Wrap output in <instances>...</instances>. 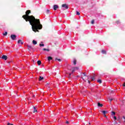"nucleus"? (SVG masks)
Returning a JSON list of instances; mask_svg holds the SVG:
<instances>
[{"mask_svg":"<svg viewBox=\"0 0 125 125\" xmlns=\"http://www.w3.org/2000/svg\"><path fill=\"white\" fill-rule=\"evenodd\" d=\"M48 61H50V60H52V57L49 56V57H48Z\"/></svg>","mask_w":125,"mask_h":125,"instance_id":"15","label":"nucleus"},{"mask_svg":"<svg viewBox=\"0 0 125 125\" xmlns=\"http://www.w3.org/2000/svg\"><path fill=\"white\" fill-rule=\"evenodd\" d=\"M104 117H105V118H107V116H106V115L105 114H104Z\"/></svg>","mask_w":125,"mask_h":125,"instance_id":"40","label":"nucleus"},{"mask_svg":"<svg viewBox=\"0 0 125 125\" xmlns=\"http://www.w3.org/2000/svg\"><path fill=\"white\" fill-rule=\"evenodd\" d=\"M1 53H2V52L0 51V54H1Z\"/></svg>","mask_w":125,"mask_h":125,"instance_id":"42","label":"nucleus"},{"mask_svg":"<svg viewBox=\"0 0 125 125\" xmlns=\"http://www.w3.org/2000/svg\"><path fill=\"white\" fill-rule=\"evenodd\" d=\"M28 100H31V98H29L28 99Z\"/></svg>","mask_w":125,"mask_h":125,"instance_id":"41","label":"nucleus"},{"mask_svg":"<svg viewBox=\"0 0 125 125\" xmlns=\"http://www.w3.org/2000/svg\"><path fill=\"white\" fill-rule=\"evenodd\" d=\"M111 115L112 116H114V115H116V113L115 112H114V111H112L111 112Z\"/></svg>","mask_w":125,"mask_h":125,"instance_id":"22","label":"nucleus"},{"mask_svg":"<svg viewBox=\"0 0 125 125\" xmlns=\"http://www.w3.org/2000/svg\"><path fill=\"white\" fill-rule=\"evenodd\" d=\"M117 121H119V119H117Z\"/></svg>","mask_w":125,"mask_h":125,"instance_id":"52","label":"nucleus"},{"mask_svg":"<svg viewBox=\"0 0 125 125\" xmlns=\"http://www.w3.org/2000/svg\"><path fill=\"white\" fill-rule=\"evenodd\" d=\"M123 85L124 86H125V83H124V84H123Z\"/></svg>","mask_w":125,"mask_h":125,"instance_id":"39","label":"nucleus"},{"mask_svg":"<svg viewBox=\"0 0 125 125\" xmlns=\"http://www.w3.org/2000/svg\"><path fill=\"white\" fill-rule=\"evenodd\" d=\"M32 42L33 43V44H37V43H38V42H37V41H35V40H33L32 41Z\"/></svg>","mask_w":125,"mask_h":125,"instance_id":"16","label":"nucleus"},{"mask_svg":"<svg viewBox=\"0 0 125 125\" xmlns=\"http://www.w3.org/2000/svg\"><path fill=\"white\" fill-rule=\"evenodd\" d=\"M88 83H90V81H89V80H88Z\"/></svg>","mask_w":125,"mask_h":125,"instance_id":"38","label":"nucleus"},{"mask_svg":"<svg viewBox=\"0 0 125 125\" xmlns=\"http://www.w3.org/2000/svg\"><path fill=\"white\" fill-rule=\"evenodd\" d=\"M73 64H74V65H76L77 64V60H74Z\"/></svg>","mask_w":125,"mask_h":125,"instance_id":"19","label":"nucleus"},{"mask_svg":"<svg viewBox=\"0 0 125 125\" xmlns=\"http://www.w3.org/2000/svg\"><path fill=\"white\" fill-rule=\"evenodd\" d=\"M83 75L84 77H86V74H85V73H83Z\"/></svg>","mask_w":125,"mask_h":125,"instance_id":"29","label":"nucleus"},{"mask_svg":"<svg viewBox=\"0 0 125 125\" xmlns=\"http://www.w3.org/2000/svg\"><path fill=\"white\" fill-rule=\"evenodd\" d=\"M65 123H66V124H69V121H66Z\"/></svg>","mask_w":125,"mask_h":125,"instance_id":"34","label":"nucleus"},{"mask_svg":"<svg viewBox=\"0 0 125 125\" xmlns=\"http://www.w3.org/2000/svg\"><path fill=\"white\" fill-rule=\"evenodd\" d=\"M42 50H43V51H50V50H49V49L43 48Z\"/></svg>","mask_w":125,"mask_h":125,"instance_id":"9","label":"nucleus"},{"mask_svg":"<svg viewBox=\"0 0 125 125\" xmlns=\"http://www.w3.org/2000/svg\"><path fill=\"white\" fill-rule=\"evenodd\" d=\"M62 7L63 8L64 10L66 9H68L69 8V6L67 4H63L62 5Z\"/></svg>","mask_w":125,"mask_h":125,"instance_id":"2","label":"nucleus"},{"mask_svg":"<svg viewBox=\"0 0 125 125\" xmlns=\"http://www.w3.org/2000/svg\"><path fill=\"white\" fill-rule=\"evenodd\" d=\"M115 124H118V123H115Z\"/></svg>","mask_w":125,"mask_h":125,"instance_id":"54","label":"nucleus"},{"mask_svg":"<svg viewBox=\"0 0 125 125\" xmlns=\"http://www.w3.org/2000/svg\"><path fill=\"white\" fill-rule=\"evenodd\" d=\"M1 59H3L4 60H7V56L4 55H3L2 57H1Z\"/></svg>","mask_w":125,"mask_h":125,"instance_id":"4","label":"nucleus"},{"mask_svg":"<svg viewBox=\"0 0 125 125\" xmlns=\"http://www.w3.org/2000/svg\"><path fill=\"white\" fill-rule=\"evenodd\" d=\"M91 81H94V80H95V79H94V77H93L91 78Z\"/></svg>","mask_w":125,"mask_h":125,"instance_id":"26","label":"nucleus"},{"mask_svg":"<svg viewBox=\"0 0 125 125\" xmlns=\"http://www.w3.org/2000/svg\"><path fill=\"white\" fill-rule=\"evenodd\" d=\"M33 62H35V61L33 60Z\"/></svg>","mask_w":125,"mask_h":125,"instance_id":"51","label":"nucleus"},{"mask_svg":"<svg viewBox=\"0 0 125 125\" xmlns=\"http://www.w3.org/2000/svg\"><path fill=\"white\" fill-rule=\"evenodd\" d=\"M0 58H1V57H0Z\"/></svg>","mask_w":125,"mask_h":125,"instance_id":"50","label":"nucleus"},{"mask_svg":"<svg viewBox=\"0 0 125 125\" xmlns=\"http://www.w3.org/2000/svg\"><path fill=\"white\" fill-rule=\"evenodd\" d=\"M102 113H103L104 114V115H106V114H107V112L106 111L103 110L102 111Z\"/></svg>","mask_w":125,"mask_h":125,"instance_id":"11","label":"nucleus"},{"mask_svg":"<svg viewBox=\"0 0 125 125\" xmlns=\"http://www.w3.org/2000/svg\"><path fill=\"white\" fill-rule=\"evenodd\" d=\"M97 82L99 83H102V81L101 79H99L97 80Z\"/></svg>","mask_w":125,"mask_h":125,"instance_id":"18","label":"nucleus"},{"mask_svg":"<svg viewBox=\"0 0 125 125\" xmlns=\"http://www.w3.org/2000/svg\"><path fill=\"white\" fill-rule=\"evenodd\" d=\"M102 53H103V54H106V51H105L104 50H102Z\"/></svg>","mask_w":125,"mask_h":125,"instance_id":"17","label":"nucleus"},{"mask_svg":"<svg viewBox=\"0 0 125 125\" xmlns=\"http://www.w3.org/2000/svg\"><path fill=\"white\" fill-rule=\"evenodd\" d=\"M96 76V75L94 74V76H93L94 78H95Z\"/></svg>","mask_w":125,"mask_h":125,"instance_id":"37","label":"nucleus"},{"mask_svg":"<svg viewBox=\"0 0 125 125\" xmlns=\"http://www.w3.org/2000/svg\"><path fill=\"white\" fill-rule=\"evenodd\" d=\"M82 79H83V77H82Z\"/></svg>","mask_w":125,"mask_h":125,"instance_id":"46","label":"nucleus"},{"mask_svg":"<svg viewBox=\"0 0 125 125\" xmlns=\"http://www.w3.org/2000/svg\"><path fill=\"white\" fill-rule=\"evenodd\" d=\"M89 125H90V123H89Z\"/></svg>","mask_w":125,"mask_h":125,"instance_id":"49","label":"nucleus"},{"mask_svg":"<svg viewBox=\"0 0 125 125\" xmlns=\"http://www.w3.org/2000/svg\"><path fill=\"white\" fill-rule=\"evenodd\" d=\"M11 38L12 40H13V41H14L15 40V39H16V35L12 34L11 35Z\"/></svg>","mask_w":125,"mask_h":125,"instance_id":"3","label":"nucleus"},{"mask_svg":"<svg viewBox=\"0 0 125 125\" xmlns=\"http://www.w3.org/2000/svg\"><path fill=\"white\" fill-rule=\"evenodd\" d=\"M113 118H114V120H117V117H116V116H113Z\"/></svg>","mask_w":125,"mask_h":125,"instance_id":"30","label":"nucleus"},{"mask_svg":"<svg viewBox=\"0 0 125 125\" xmlns=\"http://www.w3.org/2000/svg\"><path fill=\"white\" fill-rule=\"evenodd\" d=\"M115 124H118V123H115Z\"/></svg>","mask_w":125,"mask_h":125,"instance_id":"53","label":"nucleus"},{"mask_svg":"<svg viewBox=\"0 0 125 125\" xmlns=\"http://www.w3.org/2000/svg\"><path fill=\"white\" fill-rule=\"evenodd\" d=\"M43 77H42V76H40L39 77V81L40 82H41V81H42V80H43Z\"/></svg>","mask_w":125,"mask_h":125,"instance_id":"7","label":"nucleus"},{"mask_svg":"<svg viewBox=\"0 0 125 125\" xmlns=\"http://www.w3.org/2000/svg\"><path fill=\"white\" fill-rule=\"evenodd\" d=\"M33 97H35V95H33Z\"/></svg>","mask_w":125,"mask_h":125,"instance_id":"44","label":"nucleus"},{"mask_svg":"<svg viewBox=\"0 0 125 125\" xmlns=\"http://www.w3.org/2000/svg\"><path fill=\"white\" fill-rule=\"evenodd\" d=\"M75 71H76V69L75 68H73L72 73H74V72H75Z\"/></svg>","mask_w":125,"mask_h":125,"instance_id":"24","label":"nucleus"},{"mask_svg":"<svg viewBox=\"0 0 125 125\" xmlns=\"http://www.w3.org/2000/svg\"><path fill=\"white\" fill-rule=\"evenodd\" d=\"M37 64L39 65V66H40L41 64H42V62L41 61H38L37 62Z\"/></svg>","mask_w":125,"mask_h":125,"instance_id":"14","label":"nucleus"},{"mask_svg":"<svg viewBox=\"0 0 125 125\" xmlns=\"http://www.w3.org/2000/svg\"><path fill=\"white\" fill-rule=\"evenodd\" d=\"M98 107H103V104H100V103H98Z\"/></svg>","mask_w":125,"mask_h":125,"instance_id":"8","label":"nucleus"},{"mask_svg":"<svg viewBox=\"0 0 125 125\" xmlns=\"http://www.w3.org/2000/svg\"><path fill=\"white\" fill-rule=\"evenodd\" d=\"M81 14L80 13V12H79V11H77L76 12V15H80Z\"/></svg>","mask_w":125,"mask_h":125,"instance_id":"25","label":"nucleus"},{"mask_svg":"<svg viewBox=\"0 0 125 125\" xmlns=\"http://www.w3.org/2000/svg\"><path fill=\"white\" fill-rule=\"evenodd\" d=\"M116 22H117V24H119V23H120L119 21H117Z\"/></svg>","mask_w":125,"mask_h":125,"instance_id":"32","label":"nucleus"},{"mask_svg":"<svg viewBox=\"0 0 125 125\" xmlns=\"http://www.w3.org/2000/svg\"><path fill=\"white\" fill-rule=\"evenodd\" d=\"M3 36H4L5 37L7 36V32L6 31L4 33H3Z\"/></svg>","mask_w":125,"mask_h":125,"instance_id":"20","label":"nucleus"},{"mask_svg":"<svg viewBox=\"0 0 125 125\" xmlns=\"http://www.w3.org/2000/svg\"><path fill=\"white\" fill-rule=\"evenodd\" d=\"M7 125H13V124H11L10 123H8Z\"/></svg>","mask_w":125,"mask_h":125,"instance_id":"31","label":"nucleus"},{"mask_svg":"<svg viewBox=\"0 0 125 125\" xmlns=\"http://www.w3.org/2000/svg\"><path fill=\"white\" fill-rule=\"evenodd\" d=\"M46 84H49V83H47Z\"/></svg>","mask_w":125,"mask_h":125,"instance_id":"43","label":"nucleus"},{"mask_svg":"<svg viewBox=\"0 0 125 125\" xmlns=\"http://www.w3.org/2000/svg\"><path fill=\"white\" fill-rule=\"evenodd\" d=\"M91 23L93 25L94 24V20H92L91 21Z\"/></svg>","mask_w":125,"mask_h":125,"instance_id":"23","label":"nucleus"},{"mask_svg":"<svg viewBox=\"0 0 125 125\" xmlns=\"http://www.w3.org/2000/svg\"><path fill=\"white\" fill-rule=\"evenodd\" d=\"M30 13H31V10H27L25 12V15L22 16V18L25 20L26 22H29L32 26V31L37 33L39 32V30L42 28V25L41 24V21L39 19H36L33 15L30 16Z\"/></svg>","mask_w":125,"mask_h":125,"instance_id":"1","label":"nucleus"},{"mask_svg":"<svg viewBox=\"0 0 125 125\" xmlns=\"http://www.w3.org/2000/svg\"><path fill=\"white\" fill-rule=\"evenodd\" d=\"M33 109H34L33 113H36V112H38V110L36 109V107L33 106Z\"/></svg>","mask_w":125,"mask_h":125,"instance_id":"10","label":"nucleus"},{"mask_svg":"<svg viewBox=\"0 0 125 125\" xmlns=\"http://www.w3.org/2000/svg\"><path fill=\"white\" fill-rule=\"evenodd\" d=\"M87 79H88V80H89V78H88Z\"/></svg>","mask_w":125,"mask_h":125,"instance_id":"47","label":"nucleus"},{"mask_svg":"<svg viewBox=\"0 0 125 125\" xmlns=\"http://www.w3.org/2000/svg\"><path fill=\"white\" fill-rule=\"evenodd\" d=\"M77 78H79V76H77Z\"/></svg>","mask_w":125,"mask_h":125,"instance_id":"45","label":"nucleus"},{"mask_svg":"<svg viewBox=\"0 0 125 125\" xmlns=\"http://www.w3.org/2000/svg\"><path fill=\"white\" fill-rule=\"evenodd\" d=\"M55 60L56 61H59V62H61V59H58L57 58H56Z\"/></svg>","mask_w":125,"mask_h":125,"instance_id":"13","label":"nucleus"},{"mask_svg":"<svg viewBox=\"0 0 125 125\" xmlns=\"http://www.w3.org/2000/svg\"><path fill=\"white\" fill-rule=\"evenodd\" d=\"M50 12V11L49 10H48V9H47V10H46V13H49Z\"/></svg>","mask_w":125,"mask_h":125,"instance_id":"28","label":"nucleus"},{"mask_svg":"<svg viewBox=\"0 0 125 125\" xmlns=\"http://www.w3.org/2000/svg\"><path fill=\"white\" fill-rule=\"evenodd\" d=\"M71 75H72L71 73L69 74V76L68 78H71Z\"/></svg>","mask_w":125,"mask_h":125,"instance_id":"33","label":"nucleus"},{"mask_svg":"<svg viewBox=\"0 0 125 125\" xmlns=\"http://www.w3.org/2000/svg\"><path fill=\"white\" fill-rule=\"evenodd\" d=\"M28 48H31V49H33V46L31 45H27Z\"/></svg>","mask_w":125,"mask_h":125,"instance_id":"12","label":"nucleus"},{"mask_svg":"<svg viewBox=\"0 0 125 125\" xmlns=\"http://www.w3.org/2000/svg\"><path fill=\"white\" fill-rule=\"evenodd\" d=\"M20 42H21V44H23V43H24V42H23L22 41V40H19L18 41V43H20Z\"/></svg>","mask_w":125,"mask_h":125,"instance_id":"6","label":"nucleus"},{"mask_svg":"<svg viewBox=\"0 0 125 125\" xmlns=\"http://www.w3.org/2000/svg\"><path fill=\"white\" fill-rule=\"evenodd\" d=\"M108 100H109L110 103H112V101L113 100V99L109 98Z\"/></svg>","mask_w":125,"mask_h":125,"instance_id":"21","label":"nucleus"},{"mask_svg":"<svg viewBox=\"0 0 125 125\" xmlns=\"http://www.w3.org/2000/svg\"><path fill=\"white\" fill-rule=\"evenodd\" d=\"M90 101H92V100L91 99V100H90Z\"/></svg>","mask_w":125,"mask_h":125,"instance_id":"48","label":"nucleus"},{"mask_svg":"<svg viewBox=\"0 0 125 125\" xmlns=\"http://www.w3.org/2000/svg\"><path fill=\"white\" fill-rule=\"evenodd\" d=\"M54 7V10H57V9L59 8V7H58V5H54L53 6Z\"/></svg>","mask_w":125,"mask_h":125,"instance_id":"5","label":"nucleus"},{"mask_svg":"<svg viewBox=\"0 0 125 125\" xmlns=\"http://www.w3.org/2000/svg\"><path fill=\"white\" fill-rule=\"evenodd\" d=\"M40 46H44V44H40Z\"/></svg>","mask_w":125,"mask_h":125,"instance_id":"27","label":"nucleus"},{"mask_svg":"<svg viewBox=\"0 0 125 125\" xmlns=\"http://www.w3.org/2000/svg\"><path fill=\"white\" fill-rule=\"evenodd\" d=\"M75 69H77V70H79V67H74Z\"/></svg>","mask_w":125,"mask_h":125,"instance_id":"35","label":"nucleus"},{"mask_svg":"<svg viewBox=\"0 0 125 125\" xmlns=\"http://www.w3.org/2000/svg\"><path fill=\"white\" fill-rule=\"evenodd\" d=\"M123 119H124V120H125L124 122L125 123V116H123Z\"/></svg>","mask_w":125,"mask_h":125,"instance_id":"36","label":"nucleus"}]
</instances>
